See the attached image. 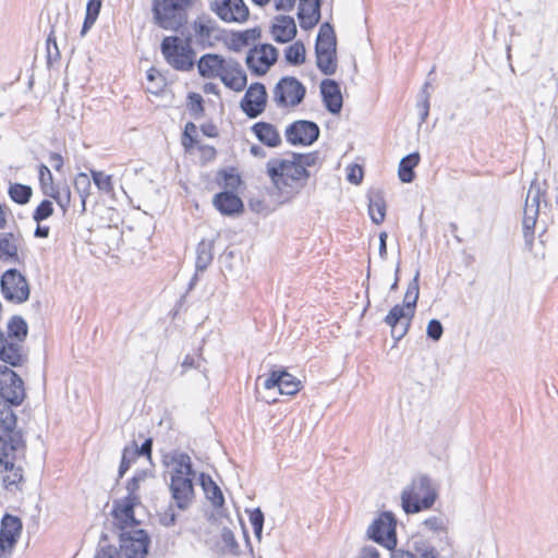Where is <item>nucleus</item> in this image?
I'll return each mask as SVG.
<instances>
[{"mask_svg": "<svg viewBox=\"0 0 558 558\" xmlns=\"http://www.w3.org/2000/svg\"><path fill=\"white\" fill-rule=\"evenodd\" d=\"M305 87L294 77L281 78L272 90L274 101L279 107H294L305 96Z\"/></svg>", "mask_w": 558, "mask_h": 558, "instance_id": "6e6552de", "label": "nucleus"}, {"mask_svg": "<svg viewBox=\"0 0 558 558\" xmlns=\"http://www.w3.org/2000/svg\"><path fill=\"white\" fill-rule=\"evenodd\" d=\"M3 298L13 303H24L29 298V284L26 278L16 269H8L1 277Z\"/></svg>", "mask_w": 558, "mask_h": 558, "instance_id": "0eeeda50", "label": "nucleus"}, {"mask_svg": "<svg viewBox=\"0 0 558 558\" xmlns=\"http://www.w3.org/2000/svg\"><path fill=\"white\" fill-rule=\"evenodd\" d=\"M26 359L23 343L5 338V335L0 332V360L11 366H21Z\"/></svg>", "mask_w": 558, "mask_h": 558, "instance_id": "aec40b11", "label": "nucleus"}, {"mask_svg": "<svg viewBox=\"0 0 558 558\" xmlns=\"http://www.w3.org/2000/svg\"><path fill=\"white\" fill-rule=\"evenodd\" d=\"M195 0H154V21L161 28L177 31L187 20V10Z\"/></svg>", "mask_w": 558, "mask_h": 558, "instance_id": "20e7f679", "label": "nucleus"}, {"mask_svg": "<svg viewBox=\"0 0 558 558\" xmlns=\"http://www.w3.org/2000/svg\"><path fill=\"white\" fill-rule=\"evenodd\" d=\"M101 9V0H88L86 5V14L81 31V36H85L87 32L93 27L98 19Z\"/></svg>", "mask_w": 558, "mask_h": 558, "instance_id": "4c0bfd02", "label": "nucleus"}, {"mask_svg": "<svg viewBox=\"0 0 558 558\" xmlns=\"http://www.w3.org/2000/svg\"><path fill=\"white\" fill-rule=\"evenodd\" d=\"M4 468L7 474L3 476V482L7 487L16 486L23 481V470L20 466H15L13 462L5 461Z\"/></svg>", "mask_w": 558, "mask_h": 558, "instance_id": "a18cd8bd", "label": "nucleus"}, {"mask_svg": "<svg viewBox=\"0 0 558 558\" xmlns=\"http://www.w3.org/2000/svg\"><path fill=\"white\" fill-rule=\"evenodd\" d=\"M23 238L20 233L0 232V260L8 264L20 263Z\"/></svg>", "mask_w": 558, "mask_h": 558, "instance_id": "6ab92c4d", "label": "nucleus"}, {"mask_svg": "<svg viewBox=\"0 0 558 558\" xmlns=\"http://www.w3.org/2000/svg\"><path fill=\"white\" fill-rule=\"evenodd\" d=\"M286 59L291 64H301L305 61V47L301 41H295L286 49Z\"/></svg>", "mask_w": 558, "mask_h": 558, "instance_id": "de8ad7c7", "label": "nucleus"}, {"mask_svg": "<svg viewBox=\"0 0 558 558\" xmlns=\"http://www.w3.org/2000/svg\"><path fill=\"white\" fill-rule=\"evenodd\" d=\"M266 390L277 389L280 395L293 396L300 390V381L284 371H274L264 380Z\"/></svg>", "mask_w": 558, "mask_h": 558, "instance_id": "f3484780", "label": "nucleus"}, {"mask_svg": "<svg viewBox=\"0 0 558 558\" xmlns=\"http://www.w3.org/2000/svg\"><path fill=\"white\" fill-rule=\"evenodd\" d=\"M387 325L390 326L391 337L395 340V343H397L407 335L411 324L410 323H408V324L398 323V324H387ZM396 344H393V347Z\"/></svg>", "mask_w": 558, "mask_h": 558, "instance_id": "bf43d9fd", "label": "nucleus"}, {"mask_svg": "<svg viewBox=\"0 0 558 558\" xmlns=\"http://www.w3.org/2000/svg\"><path fill=\"white\" fill-rule=\"evenodd\" d=\"M250 523L253 527L255 537L260 541L264 525V513L259 508L250 511Z\"/></svg>", "mask_w": 558, "mask_h": 558, "instance_id": "3c124183", "label": "nucleus"}, {"mask_svg": "<svg viewBox=\"0 0 558 558\" xmlns=\"http://www.w3.org/2000/svg\"><path fill=\"white\" fill-rule=\"evenodd\" d=\"M163 464L177 507L181 510L186 509L194 495L193 477L195 472L192 469L191 457L181 451H173L163 457Z\"/></svg>", "mask_w": 558, "mask_h": 558, "instance_id": "f257e3e1", "label": "nucleus"}, {"mask_svg": "<svg viewBox=\"0 0 558 558\" xmlns=\"http://www.w3.org/2000/svg\"><path fill=\"white\" fill-rule=\"evenodd\" d=\"M259 36V32L255 28L253 29H246L244 32H241L236 35H234V41L247 46L251 43L255 41L256 38Z\"/></svg>", "mask_w": 558, "mask_h": 558, "instance_id": "13d9d810", "label": "nucleus"}, {"mask_svg": "<svg viewBox=\"0 0 558 558\" xmlns=\"http://www.w3.org/2000/svg\"><path fill=\"white\" fill-rule=\"evenodd\" d=\"M161 51L168 63L177 70L187 71L194 64V51L177 36L166 37L161 43Z\"/></svg>", "mask_w": 558, "mask_h": 558, "instance_id": "39448f33", "label": "nucleus"}, {"mask_svg": "<svg viewBox=\"0 0 558 558\" xmlns=\"http://www.w3.org/2000/svg\"><path fill=\"white\" fill-rule=\"evenodd\" d=\"M196 252V267L197 269L204 270L211 263L213 259L210 243L206 241H201L197 245Z\"/></svg>", "mask_w": 558, "mask_h": 558, "instance_id": "c03bdc74", "label": "nucleus"}, {"mask_svg": "<svg viewBox=\"0 0 558 558\" xmlns=\"http://www.w3.org/2000/svg\"><path fill=\"white\" fill-rule=\"evenodd\" d=\"M269 175L275 189L282 197V202L290 201L299 193L306 177V169L302 163V157L289 159H270L267 165Z\"/></svg>", "mask_w": 558, "mask_h": 558, "instance_id": "f03ea898", "label": "nucleus"}, {"mask_svg": "<svg viewBox=\"0 0 558 558\" xmlns=\"http://www.w3.org/2000/svg\"><path fill=\"white\" fill-rule=\"evenodd\" d=\"M192 29L195 40L203 46H210L217 32L215 22L205 16L197 17L192 24Z\"/></svg>", "mask_w": 558, "mask_h": 558, "instance_id": "bb28decb", "label": "nucleus"}, {"mask_svg": "<svg viewBox=\"0 0 558 558\" xmlns=\"http://www.w3.org/2000/svg\"><path fill=\"white\" fill-rule=\"evenodd\" d=\"M318 69L326 75L335 73L337 69L336 51L316 52Z\"/></svg>", "mask_w": 558, "mask_h": 558, "instance_id": "ea45409f", "label": "nucleus"}, {"mask_svg": "<svg viewBox=\"0 0 558 558\" xmlns=\"http://www.w3.org/2000/svg\"><path fill=\"white\" fill-rule=\"evenodd\" d=\"M437 497L438 493L433 486L432 478L421 474L402 490V509L407 514L428 510L434 506Z\"/></svg>", "mask_w": 558, "mask_h": 558, "instance_id": "7ed1b4c3", "label": "nucleus"}, {"mask_svg": "<svg viewBox=\"0 0 558 558\" xmlns=\"http://www.w3.org/2000/svg\"><path fill=\"white\" fill-rule=\"evenodd\" d=\"M325 50L336 51L335 33L329 24L322 25L316 41V52H323Z\"/></svg>", "mask_w": 558, "mask_h": 558, "instance_id": "473e14b6", "label": "nucleus"}, {"mask_svg": "<svg viewBox=\"0 0 558 558\" xmlns=\"http://www.w3.org/2000/svg\"><path fill=\"white\" fill-rule=\"evenodd\" d=\"M147 477H148V472H146V471L140 472L138 474L133 476L126 486V490H128L126 497H138L140 498L137 493L140 490L141 484L144 483Z\"/></svg>", "mask_w": 558, "mask_h": 558, "instance_id": "864d4df0", "label": "nucleus"}, {"mask_svg": "<svg viewBox=\"0 0 558 558\" xmlns=\"http://www.w3.org/2000/svg\"><path fill=\"white\" fill-rule=\"evenodd\" d=\"M74 189L78 193L82 202V211L86 209V199L90 194L92 182L86 173H78L74 179Z\"/></svg>", "mask_w": 558, "mask_h": 558, "instance_id": "a19ab883", "label": "nucleus"}, {"mask_svg": "<svg viewBox=\"0 0 558 558\" xmlns=\"http://www.w3.org/2000/svg\"><path fill=\"white\" fill-rule=\"evenodd\" d=\"M547 189L548 185L546 181L539 182L537 179H534L527 190L524 209L539 214L541 204L544 203L545 206L548 205L546 198Z\"/></svg>", "mask_w": 558, "mask_h": 558, "instance_id": "4be33fe9", "label": "nucleus"}, {"mask_svg": "<svg viewBox=\"0 0 558 558\" xmlns=\"http://www.w3.org/2000/svg\"><path fill=\"white\" fill-rule=\"evenodd\" d=\"M140 505L138 497H125L114 502L112 514L121 532L137 529L140 521L135 518V508Z\"/></svg>", "mask_w": 558, "mask_h": 558, "instance_id": "f8f14e48", "label": "nucleus"}, {"mask_svg": "<svg viewBox=\"0 0 558 558\" xmlns=\"http://www.w3.org/2000/svg\"><path fill=\"white\" fill-rule=\"evenodd\" d=\"M39 182L43 190V193L46 196L53 195L54 190L57 189L53 185V177L49 168L45 165L39 167Z\"/></svg>", "mask_w": 558, "mask_h": 558, "instance_id": "09e8293b", "label": "nucleus"}, {"mask_svg": "<svg viewBox=\"0 0 558 558\" xmlns=\"http://www.w3.org/2000/svg\"><path fill=\"white\" fill-rule=\"evenodd\" d=\"M413 549L418 556L417 558H439V551L428 538L418 535L413 538Z\"/></svg>", "mask_w": 558, "mask_h": 558, "instance_id": "72a5a7b5", "label": "nucleus"}, {"mask_svg": "<svg viewBox=\"0 0 558 558\" xmlns=\"http://www.w3.org/2000/svg\"><path fill=\"white\" fill-rule=\"evenodd\" d=\"M397 518L391 511L386 510V549L396 550L397 546Z\"/></svg>", "mask_w": 558, "mask_h": 558, "instance_id": "58836bf2", "label": "nucleus"}, {"mask_svg": "<svg viewBox=\"0 0 558 558\" xmlns=\"http://www.w3.org/2000/svg\"><path fill=\"white\" fill-rule=\"evenodd\" d=\"M148 545L149 537L143 529H132L120 534V549L126 558H144Z\"/></svg>", "mask_w": 558, "mask_h": 558, "instance_id": "9d476101", "label": "nucleus"}, {"mask_svg": "<svg viewBox=\"0 0 558 558\" xmlns=\"http://www.w3.org/2000/svg\"><path fill=\"white\" fill-rule=\"evenodd\" d=\"M219 78L225 84V86L234 92L243 90L247 81L244 70L240 63L232 58H228L226 60Z\"/></svg>", "mask_w": 558, "mask_h": 558, "instance_id": "a211bd4d", "label": "nucleus"}, {"mask_svg": "<svg viewBox=\"0 0 558 558\" xmlns=\"http://www.w3.org/2000/svg\"><path fill=\"white\" fill-rule=\"evenodd\" d=\"M421 156L417 151L404 156L398 168V177L402 183H411L415 179L414 168L418 165Z\"/></svg>", "mask_w": 558, "mask_h": 558, "instance_id": "c756f323", "label": "nucleus"}, {"mask_svg": "<svg viewBox=\"0 0 558 558\" xmlns=\"http://www.w3.org/2000/svg\"><path fill=\"white\" fill-rule=\"evenodd\" d=\"M256 137L269 147H277L281 143V137L277 129L266 122H258L253 126Z\"/></svg>", "mask_w": 558, "mask_h": 558, "instance_id": "c85d7f7f", "label": "nucleus"}, {"mask_svg": "<svg viewBox=\"0 0 558 558\" xmlns=\"http://www.w3.org/2000/svg\"><path fill=\"white\" fill-rule=\"evenodd\" d=\"M271 35L278 43H288L296 35V25L291 16L279 15L275 17L271 26Z\"/></svg>", "mask_w": 558, "mask_h": 558, "instance_id": "5701e85b", "label": "nucleus"}, {"mask_svg": "<svg viewBox=\"0 0 558 558\" xmlns=\"http://www.w3.org/2000/svg\"><path fill=\"white\" fill-rule=\"evenodd\" d=\"M210 10L226 23L243 24L250 19V10L244 0H213Z\"/></svg>", "mask_w": 558, "mask_h": 558, "instance_id": "1a4fd4ad", "label": "nucleus"}, {"mask_svg": "<svg viewBox=\"0 0 558 558\" xmlns=\"http://www.w3.org/2000/svg\"><path fill=\"white\" fill-rule=\"evenodd\" d=\"M215 207L223 215L239 213L243 206L242 201L230 192H222L214 198Z\"/></svg>", "mask_w": 558, "mask_h": 558, "instance_id": "cd10ccee", "label": "nucleus"}, {"mask_svg": "<svg viewBox=\"0 0 558 558\" xmlns=\"http://www.w3.org/2000/svg\"><path fill=\"white\" fill-rule=\"evenodd\" d=\"M21 531L22 522L17 517L7 514L2 518L0 527V554L8 556L11 553Z\"/></svg>", "mask_w": 558, "mask_h": 558, "instance_id": "dca6fc26", "label": "nucleus"}, {"mask_svg": "<svg viewBox=\"0 0 558 558\" xmlns=\"http://www.w3.org/2000/svg\"><path fill=\"white\" fill-rule=\"evenodd\" d=\"M95 558H121L120 553L114 546H106L100 548Z\"/></svg>", "mask_w": 558, "mask_h": 558, "instance_id": "0e129e2a", "label": "nucleus"}, {"mask_svg": "<svg viewBox=\"0 0 558 558\" xmlns=\"http://www.w3.org/2000/svg\"><path fill=\"white\" fill-rule=\"evenodd\" d=\"M277 11H290L293 9L296 0H271Z\"/></svg>", "mask_w": 558, "mask_h": 558, "instance_id": "69168bd1", "label": "nucleus"}, {"mask_svg": "<svg viewBox=\"0 0 558 558\" xmlns=\"http://www.w3.org/2000/svg\"><path fill=\"white\" fill-rule=\"evenodd\" d=\"M418 276L420 274L417 271L413 280L409 283L407 293L404 295L403 305H395L386 315V324H411L412 317L415 313L420 292Z\"/></svg>", "mask_w": 558, "mask_h": 558, "instance_id": "423d86ee", "label": "nucleus"}, {"mask_svg": "<svg viewBox=\"0 0 558 558\" xmlns=\"http://www.w3.org/2000/svg\"><path fill=\"white\" fill-rule=\"evenodd\" d=\"M226 60V58L219 54H204L197 62L199 75L205 78H219Z\"/></svg>", "mask_w": 558, "mask_h": 558, "instance_id": "b1692460", "label": "nucleus"}, {"mask_svg": "<svg viewBox=\"0 0 558 558\" xmlns=\"http://www.w3.org/2000/svg\"><path fill=\"white\" fill-rule=\"evenodd\" d=\"M422 525L429 532L435 533L439 542H445L448 546L451 545L448 536V521L441 515H430L426 518Z\"/></svg>", "mask_w": 558, "mask_h": 558, "instance_id": "7c9ffc66", "label": "nucleus"}, {"mask_svg": "<svg viewBox=\"0 0 558 558\" xmlns=\"http://www.w3.org/2000/svg\"><path fill=\"white\" fill-rule=\"evenodd\" d=\"M538 213L523 210V220H522V229H523V238L525 244L527 246H532L534 242V231L535 225L538 218Z\"/></svg>", "mask_w": 558, "mask_h": 558, "instance_id": "e433bc0d", "label": "nucleus"}, {"mask_svg": "<svg viewBox=\"0 0 558 558\" xmlns=\"http://www.w3.org/2000/svg\"><path fill=\"white\" fill-rule=\"evenodd\" d=\"M368 214L375 225L384 221V204L379 194L369 197Z\"/></svg>", "mask_w": 558, "mask_h": 558, "instance_id": "49530a36", "label": "nucleus"}, {"mask_svg": "<svg viewBox=\"0 0 558 558\" xmlns=\"http://www.w3.org/2000/svg\"><path fill=\"white\" fill-rule=\"evenodd\" d=\"M390 558H417V556L409 550H393Z\"/></svg>", "mask_w": 558, "mask_h": 558, "instance_id": "774afa93", "label": "nucleus"}, {"mask_svg": "<svg viewBox=\"0 0 558 558\" xmlns=\"http://www.w3.org/2000/svg\"><path fill=\"white\" fill-rule=\"evenodd\" d=\"M27 331L26 322L20 316H14L8 324V335L5 338H11L12 340L23 343L27 336Z\"/></svg>", "mask_w": 558, "mask_h": 558, "instance_id": "f704fd0d", "label": "nucleus"}, {"mask_svg": "<svg viewBox=\"0 0 558 558\" xmlns=\"http://www.w3.org/2000/svg\"><path fill=\"white\" fill-rule=\"evenodd\" d=\"M92 177H93L95 184L97 185V187L99 190L105 191V192H110L112 190L113 186H112L111 175H108L102 171L93 170Z\"/></svg>", "mask_w": 558, "mask_h": 558, "instance_id": "5fc2aeb1", "label": "nucleus"}, {"mask_svg": "<svg viewBox=\"0 0 558 558\" xmlns=\"http://www.w3.org/2000/svg\"><path fill=\"white\" fill-rule=\"evenodd\" d=\"M430 86L432 85L429 82H425L422 89L418 93V100H417L416 107L418 109L421 123L426 121L428 113H429V107H430L429 97H430V95H429L428 88H430Z\"/></svg>", "mask_w": 558, "mask_h": 558, "instance_id": "37998d69", "label": "nucleus"}, {"mask_svg": "<svg viewBox=\"0 0 558 558\" xmlns=\"http://www.w3.org/2000/svg\"><path fill=\"white\" fill-rule=\"evenodd\" d=\"M53 214L52 202L43 201L34 213V220L39 223L40 221L49 218Z\"/></svg>", "mask_w": 558, "mask_h": 558, "instance_id": "6e6d98bb", "label": "nucleus"}, {"mask_svg": "<svg viewBox=\"0 0 558 558\" xmlns=\"http://www.w3.org/2000/svg\"><path fill=\"white\" fill-rule=\"evenodd\" d=\"M9 194L17 204H26L32 196V189L23 184H13L10 186Z\"/></svg>", "mask_w": 558, "mask_h": 558, "instance_id": "8fccbe9b", "label": "nucleus"}, {"mask_svg": "<svg viewBox=\"0 0 558 558\" xmlns=\"http://www.w3.org/2000/svg\"><path fill=\"white\" fill-rule=\"evenodd\" d=\"M201 485L206 494V497L215 505L221 506L223 504V496L220 488L215 484L210 476L201 474Z\"/></svg>", "mask_w": 558, "mask_h": 558, "instance_id": "c9c22d12", "label": "nucleus"}, {"mask_svg": "<svg viewBox=\"0 0 558 558\" xmlns=\"http://www.w3.org/2000/svg\"><path fill=\"white\" fill-rule=\"evenodd\" d=\"M319 135L316 123L307 120H299L290 124L286 130V137L292 145H311Z\"/></svg>", "mask_w": 558, "mask_h": 558, "instance_id": "4468645a", "label": "nucleus"}, {"mask_svg": "<svg viewBox=\"0 0 558 558\" xmlns=\"http://www.w3.org/2000/svg\"><path fill=\"white\" fill-rule=\"evenodd\" d=\"M302 28L308 29L315 26L320 17L318 0H300L299 13Z\"/></svg>", "mask_w": 558, "mask_h": 558, "instance_id": "a878e982", "label": "nucleus"}, {"mask_svg": "<svg viewBox=\"0 0 558 558\" xmlns=\"http://www.w3.org/2000/svg\"><path fill=\"white\" fill-rule=\"evenodd\" d=\"M7 433L4 436H0V463H5L14 459L20 452H23L25 447V440L21 432L15 430H3Z\"/></svg>", "mask_w": 558, "mask_h": 558, "instance_id": "412c9836", "label": "nucleus"}, {"mask_svg": "<svg viewBox=\"0 0 558 558\" xmlns=\"http://www.w3.org/2000/svg\"><path fill=\"white\" fill-rule=\"evenodd\" d=\"M359 558H380V553L373 546H364L360 551Z\"/></svg>", "mask_w": 558, "mask_h": 558, "instance_id": "338daca9", "label": "nucleus"}, {"mask_svg": "<svg viewBox=\"0 0 558 558\" xmlns=\"http://www.w3.org/2000/svg\"><path fill=\"white\" fill-rule=\"evenodd\" d=\"M277 57L276 48L269 44H264L250 50L246 56V64L252 72L262 75L276 62Z\"/></svg>", "mask_w": 558, "mask_h": 558, "instance_id": "ddd939ff", "label": "nucleus"}, {"mask_svg": "<svg viewBox=\"0 0 558 558\" xmlns=\"http://www.w3.org/2000/svg\"><path fill=\"white\" fill-rule=\"evenodd\" d=\"M15 402H9L5 398L0 397V430H13L16 426V415L13 407H17Z\"/></svg>", "mask_w": 558, "mask_h": 558, "instance_id": "2f4dec72", "label": "nucleus"}, {"mask_svg": "<svg viewBox=\"0 0 558 558\" xmlns=\"http://www.w3.org/2000/svg\"><path fill=\"white\" fill-rule=\"evenodd\" d=\"M49 197L53 198L63 211H65L71 203L70 187L64 185L62 189H56L53 195H49Z\"/></svg>", "mask_w": 558, "mask_h": 558, "instance_id": "603ef678", "label": "nucleus"}, {"mask_svg": "<svg viewBox=\"0 0 558 558\" xmlns=\"http://www.w3.org/2000/svg\"><path fill=\"white\" fill-rule=\"evenodd\" d=\"M363 179V169L359 165H350L347 167V180L352 184L361 183Z\"/></svg>", "mask_w": 558, "mask_h": 558, "instance_id": "680f3d73", "label": "nucleus"}, {"mask_svg": "<svg viewBox=\"0 0 558 558\" xmlns=\"http://www.w3.org/2000/svg\"><path fill=\"white\" fill-rule=\"evenodd\" d=\"M444 333V327L442 324L436 319L433 318L428 322L427 328H426V335L429 339L433 341H439Z\"/></svg>", "mask_w": 558, "mask_h": 558, "instance_id": "4d7b16f0", "label": "nucleus"}, {"mask_svg": "<svg viewBox=\"0 0 558 558\" xmlns=\"http://www.w3.org/2000/svg\"><path fill=\"white\" fill-rule=\"evenodd\" d=\"M322 95L327 109L331 113H339L342 108V96L339 85L331 80H325L320 85Z\"/></svg>", "mask_w": 558, "mask_h": 558, "instance_id": "393cba45", "label": "nucleus"}, {"mask_svg": "<svg viewBox=\"0 0 558 558\" xmlns=\"http://www.w3.org/2000/svg\"><path fill=\"white\" fill-rule=\"evenodd\" d=\"M0 397L15 404H21L25 399L23 380L7 366H0Z\"/></svg>", "mask_w": 558, "mask_h": 558, "instance_id": "9b49d317", "label": "nucleus"}, {"mask_svg": "<svg viewBox=\"0 0 558 558\" xmlns=\"http://www.w3.org/2000/svg\"><path fill=\"white\" fill-rule=\"evenodd\" d=\"M177 513L172 506H169L162 513H160V524L163 526H171L175 523Z\"/></svg>", "mask_w": 558, "mask_h": 558, "instance_id": "e2e57ef3", "label": "nucleus"}, {"mask_svg": "<svg viewBox=\"0 0 558 558\" xmlns=\"http://www.w3.org/2000/svg\"><path fill=\"white\" fill-rule=\"evenodd\" d=\"M366 538L384 545V513H379L377 518L368 525L366 530Z\"/></svg>", "mask_w": 558, "mask_h": 558, "instance_id": "79ce46f5", "label": "nucleus"}, {"mask_svg": "<svg viewBox=\"0 0 558 558\" xmlns=\"http://www.w3.org/2000/svg\"><path fill=\"white\" fill-rule=\"evenodd\" d=\"M267 93L263 84H252L243 99L241 100V108L250 118H256L259 116L266 107Z\"/></svg>", "mask_w": 558, "mask_h": 558, "instance_id": "2eb2a0df", "label": "nucleus"}, {"mask_svg": "<svg viewBox=\"0 0 558 558\" xmlns=\"http://www.w3.org/2000/svg\"><path fill=\"white\" fill-rule=\"evenodd\" d=\"M136 454H137V448H132V449L126 448L124 450L123 456H122V461H121V464L119 468L120 476H123V474L126 472V470L130 466V463L136 457Z\"/></svg>", "mask_w": 558, "mask_h": 558, "instance_id": "052dcab7", "label": "nucleus"}]
</instances>
